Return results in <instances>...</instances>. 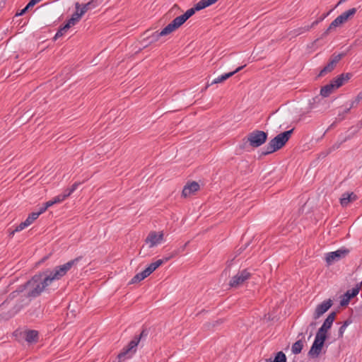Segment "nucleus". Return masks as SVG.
Segmentation results:
<instances>
[{"label":"nucleus","instance_id":"nucleus-1","mask_svg":"<svg viewBox=\"0 0 362 362\" xmlns=\"http://www.w3.org/2000/svg\"><path fill=\"white\" fill-rule=\"evenodd\" d=\"M82 257H78L63 265L55 267L53 270H47L35 274L30 279L21 285V291H27V298H36L43 292L48 291L47 287L52 281L61 279L76 265Z\"/></svg>","mask_w":362,"mask_h":362},{"label":"nucleus","instance_id":"nucleus-2","mask_svg":"<svg viewBox=\"0 0 362 362\" xmlns=\"http://www.w3.org/2000/svg\"><path fill=\"white\" fill-rule=\"evenodd\" d=\"M267 139V132L262 130H254L243 139L242 144H239L238 148L240 150H246L249 146L254 148H258L263 145Z\"/></svg>","mask_w":362,"mask_h":362},{"label":"nucleus","instance_id":"nucleus-3","mask_svg":"<svg viewBox=\"0 0 362 362\" xmlns=\"http://www.w3.org/2000/svg\"><path fill=\"white\" fill-rule=\"evenodd\" d=\"M148 334V329L144 327L139 335L134 336L133 339L118 354L117 358L119 361H124L125 359L131 358L136 353L139 342L141 340H145Z\"/></svg>","mask_w":362,"mask_h":362},{"label":"nucleus","instance_id":"nucleus-4","mask_svg":"<svg viewBox=\"0 0 362 362\" xmlns=\"http://www.w3.org/2000/svg\"><path fill=\"white\" fill-rule=\"evenodd\" d=\"M294 129L285 131L276 135L265 146V151L261 156H267L283 148L291 138Z\"/></svg>","mask_w":362,"mask_h":362},{"label":"nucleus","instance_id":"nucleus-5","mask_svg":"<svg viewBox=\"0 0 362 362\" xmlns=\"http://www.w3.org/2000/svg\"><path fill=\"white\" fill-rule=\"evenodd\" d=\"M356 11V8H352L343 12L329 24V27L322 33L320 39L326 37L329 33L334 31L337 27H340L346 23L355 15Z\"/></svg>","mask_w":362,"mask_h":362},{"label":"nucleus","instance_id":"nucleus-6","mask_svg":"<svg viewBox=\"0 0 362 362\" xmlns=\"http://www.w3.org/2000/svg\"><path fill=\"white\" fill-rule=\"evenodd\" d=\"M346 55V52H341L339 54L334 53L331 55L329 59L327 64L325 67L320 71L317 78L323 77L329 73H331L334 70L337 64L339 61Z\"/></svg>","mask_w":362,"mask_h":362},{"label":"nucleus","instance_id":"nucleus-7","mask_svg":"<svg viewBox=\"0 0 362 362\" xmlns=\"http://www.w3.org/2000/svg\"><path fill=\"white\" fill-rule=\"evenodd\" d=\"M350 252V250L345 247H341L336 251L327 252L325 254V261L328 266L334 262L345 258Z\"/></svg>","mask_w":362,"mask_h":362},{"label":"nucleus","instance_id":"nucleus-8","mask_svg":"<svg viewBox=\"0 0 362 362\" xmlns=\"http://www.w3.org/2000/svg\"><path fill=\"white\" fill-rule=\"evenodd\" d=\"M32 298H27V293L22 296L21 298L18 300V302L10 310L8 313H2V318L4 320H9L13 317L15 315H16L18 312L21 310L25 306L28 305Z\"/></svg>","mask_w":362,"mask_h":362},{"label":"nucleus","instance_id":"nucleus-9","mask_svg":"<svg viewBox=\"0 0 362 362\" xmlns=\"http://www.w3.org/2000/svg\"><path fill=\"white\" fill-rule=\"evenodd\" d=\"M252 274L247 269H243L232 277L229 281V286L232 288H238L242 285L246 280L249 279Z\"/></svg>","mask_w":362,"mask_h":362},{"label":"nucleus","instance_id":"nucleus-10","mask_svg":"<svg viewBox=\"0 0 362 362\" xmlns=\"http://www.w3.org/2000/svg\"><path fill=\"white\" fill-rule=\"evenodd\" d=\"M332 305L333 302L331 299L324 300L322 303L317 305L313 313L314 320L320 318L332 307Z\"/></svg>","mask_w":362,"mask_h":362},{"label":"nucleus","instance_id":"nucleus-11","mask_svg":"<svg viewBox=\"0 0 362 362\" xmlns=\"http://www.w3.org/2000/svg\"><path fill=\"white\" fill-rule=\"evenodd\" d=\"M199 189L200 186L197 182H187L182 191V197L184 198L189 197L194 194Z\"/></svg>","mask_w":362,"mask_h":362},{"label":"nucleus","instance_id":"nucleus-12","mask_svg":"<svg viewBox=\"0 0 362 362\" xmlns=\"http://www.w3.org/2000/svg\"><path fill=\"white\" fill-rule=\"evenodd\" d=\"M186 21L185 20L182 15L176 17L168 25H166L164 28L163 33L170 34L171 33L178 29Z\"/></svg>","mask_w":362,"mask_h":362},{"label":"nucleus","instance_id":"nucleus-13","mask_svg":"<svg viewBox=\"0 0 362 362\" xmlns=\"http://www.w3.org/2000/svg\"><path fill=\"white\" fill-rule=\"evenodd\" d=\"M163 238V231L159 232L158 233L156 231H151L148 235L146 242L147 243H150L149 247H153L160 243Z\"/></svg>","mask_w":362,"mask_h":362},{"label":"nucleus","instance_id":"nucleus-14","mask_svg":"<svg viewBox=\"0 0 362 362\" xmlns=\"http://www.w3.org/2000/svg\"><path fill=\"white\" fill-rule=\"evenodd\" d=\"M245 66V65L240 66L238 67L233 71L226 73V74H224L218 76V78H216L214 81H212L210 83H207L206 86L205 87V89H206L209 86H210L211 85L216 84L218 83H222V82L225 81L226 80H227L228 78H229L230 77L233 76L235 74H236L238 71H240V70H242Z\"/></svg>","mask_w":362,"mask_h":362},{"label":"nucleus","instance_id":"nucleus-15","mask_svg":"<svg viewBox=\"0 0 362 362\" xmlns=\"http://www.w3.org/2000/svg\"><path fill=\"white\" fill-rule=\"evenodd\" d=\"M337 316L336 312L330 313L327 318L325 320L322 325L319 328V330L322 332L327 333L328 330L332 327L333 322Z\"/></svg>","mask_w":362,"mask_h":362},{"label":"nucleus","instance_id":"nucleus-16","mask_svg":"<svg viewBox=\"0 0 362 362\" xmlns=\"http://www.w3.org/2000/svg\"><path fill=\"white\" fill-rule=\"evenodd\" d=\"M325 344H322L320 342L314 341L310 349L308 351V356L311 358H316L320 354L322 349Z\"/></svg>","mask_w":362,"mask_h":362},{"label":"nucleus","instance_id":"nucleus-17","mask_svg":"<svg viewBox=\"0 0 362 362\" xmlns=\"http://www.w3.org/2000/svg\"><path fill=\"white\" fill-rule=\"evenodd\" d=\"M339 87L336 86V83L332 82V79L330 82L322 86L320 89V95L324 98L329 96L334 90L338 89Z\"/></svg>","mask_w":362,"mask_h":362},{"label":"nucleus","instance_id":"nucleus-18","mask_svg":"<svg viewBox=\"0 0 362 362\" xmlns=\"http://www.w3.org/2000/svg\"><path fill=\"white\" fill-rule=\"evenodd\" d=\"M352 76L353 74L351 73H343L332 78V82L336 83L337 87L340 88L345 83L348 82Z\"/></svg>","mask_w":362,"mask_h":362},{"label":"nucleus","instance_id":"nucleus-19","mask_svg":"<svg viewBox=\"0 0 362 362\" xmlns=\"http://www.w3.org/2000/svg\"><path fill=\"white\" fill-rule=\"evenodd\" d=\"M23 291H21V285H20L16 291L11 292L8 295V298L0 305V310L6 309L10 300H12L13 299L16 298L20 293H22Z\"/></svg>","mask_w":362,"mask_h":362},{"label":"nucleus","instance_id":"nucleus-20","mask_svg":"<svg viewBox=\"0 0 362 362\" xmlns=\"http://www.w3.org/2000/svg\"><path fill=\"white\" fill-rule=\"evenodd\" d=\"M357 196L354 192L344 193L340 199V204L342 206H346L349 203L356 200Z\"/></svg>","mask_w":362,"mask_h":362},{"label":"nucleus","instance_id":"nucleus-21","mask_svg":"<svg viewBox=\"0 0 362 362\" xmlns=\"http://www.w3.org/2000/svg\"><path fill=\"white\" fill-rule=\"evenodd\" d=\"M24 337L27 342L35 343L38 340V332L33 329L26 330L24 332Z\"/></svg>","mask_w":362,"mask_h":362},{"label":"nucleus","instance_id":"nucleus-22","mask_svg":"<svg viewBox=\"0 0 362 362\" xmlns=\"http://www.w3.org/2000/svg\"><path fill=\"white\" fill-rule=\"evenodd\" d=\"M81 5L79 3H76V11L71 16V18H69L66 24H69V27L71 28V25H75L81 18V17L83 16V14L78 11V9L80 8Z\"/></svg>","mask_w":362,"mask_h":362},{"label":"nucleus","instance_id":"nucleus-23","mask_svg":"<svg viewBox=\"0 0 362 362\" xmlns=\"http://www.w3.org/2000/svg\"><path fill=\"white\" fill-rule=\"evenodd\" d=\"M362 283L357 284L354 288H352L350 290H348L345 293V297L349 298L350 300H351L353 298L356 297L361 288Z\"/></svg>","mask_w":362,"mask_h":362},{"label":"nucleus","instance_id":"nucleus-24","mask_svg":"<svg viewBox=\"0 0 362 362\" xmlns=\"http://www.w3.org/2000/svg\"><path fill=\"white\" fill-rule=\"evenodd\" d=\"M164 28L160 31H156L153 33L151 35L148 36L146 37V40L148 41L149 43H153L160 39V37L169 35L168 33H163Z\"/></svg>","mask_w":362,"mask_h":362},{"label":"nucleus","instance_id":"nucleus-25","mask_svg":"<svg viewBox=\"0 0 362 362\" xmlns=\"http://www.w3.org/2000/svg\"><path fill=\"white\" fill-rule=\"evenodd\" d=\"M214 4V2L212 0H200L199 2L194 4V8L197 11H199Z\"/></svg>","mask_w":362,"mask_h":362},{"label":"nucleus","instance_id":"nucleus-26","mask_svg":"<svg viewBox=\"0 0 362 362\" xmlns=\"http://www.w3.org/2000/svg\"><path fill=\"white\" fill-rule=\"evenodd\" d=\"M351 139V136H346L345 137L343 140H341L340 142H336L335 144H334L332 146H330L327 150V151L323 153L324 154V156H327L328 154H329L330 153H332V151L338 149L341 145L346 141L347 140L350 139Z\"/></svg>","mask_w":362,"mask_h":362},{"label":"nucleus","instance_id":"nucleus-27","mask_svg":"<svg viewBox=\"0 0 362 362\" xmlns=\"http://www.w3.org/2000/svg\"><path fill=\"white\" fill-rule=\"evenodd\" d=\"M286 356L283 351H279L276 354L274 358H269L267 359V362H286Z\"/></svg>","mask_w":362,"mask_h":362},{"label":"nucleus","instance_id":"nucleus-28","mask_svg":"<svg viewBox=\"0 0 362 362\" xmlns=\"http://www.w3.org/2000/svg\"><path fill=\"white\" fill-rule=\"evenodd\" d=\"M303 348V341L302 339H299L296 341L291 347L292 353L294 354H298L301 352Z\"/></svg>","mask_w":362,"mask_h":362},{"label":"nucleus","instance_id":"nucleus-29","mask_svg":"<svg viewBox=\"0 0 362 362\" xmlns=\"http://www.w3.org/2000/svg\"><path fill=\"white\" fill-rule=\"evenodd\" d=\"M327 338H328L327 333L320 332V330L318 329L314 341L320 342L322 344H325V341L327 340Z\"/></svg>","mask_w":362,"mask_h":362},{"label":"nucleus","instance_id":"nucleus-30","mask_svg":"<svg viewBox=\"0 0 362 362\" xmlns=\"http://www.w3.org/2000/svg\"><path fill=\"white\" fill-rule=\"evenodd\" d=\"M96 1L95 0H91L87 4H83L82 8L80 10V12L83 15L88 10L94 8L96 6Z\"/></svg>","mask_w":362,"mask_h":362},{"label":"nucleus","instance_id":"nucleus-31","mask_svg":"<svg viewBox=\"0 0 362 362\" xmlns=\"http://www.w3.org/2000/svg\"><path fill=\"white\" fill-rule=\"evenodd\" d=\"M70 28L69 24H65L61 26L54 37V40H56L59 37H62L64 33H66Z\"/></svg>","mask_w":362,"mask_h":362},{"label":"nucleus","instance_id":"nucleus-32","mask_svg":"<svg viewBox=\"0 0 362 362\" xmlns=\"http://www.w3.org/2000/svg\"><path fill=\"white\" fill-rule=\"evenodd\" d=\"M30 225L27 223V221L25 220L24 221L21 222L18 226H16L15 230H13L12 232L10 233L9 236L13 237L14 233L16 232H19L25 228L26 227L29 226Z\"/></svg>","mask_w":362,"mask_h":362},{"label":"nucleus","instance_id":"nucleus-33","mask_svg":"<svg viewBox=\"0 0 362 362\" xmlns=\"http://www.w3.org/2000/svg\"><path fill=\"white\" fill-rule=\"evenodd\" d=\"M322 100V99L320 98L319 96H316L312 99V101L310 100L308 107L309 110L308 111V112H310L313 109L315 108V104L320 103Z\"/></svg>","mask_w":362,"mask_h":362},{"label":"nucleus","instance_id":"nucleus-34","mask_svg":"<svg viewBox=\"0 0 362 362\" xmlns=\"http://www.w3.org/2000/svg\"><path fill=\"white\" fill-rule=\"evenodd\" d=\"M163 264V260H156V262L151 263L147 267L153 273L157 268H158Z\"/></svg>","mask_w":362,"mask_h":362},{"label":"nucleus","instance_id":"nucleus-35","mask_svg":"<svg viewBox=\"0 0 362 362\" xmlns=\"http://www.w3.org/2000/svg\"><path fill=\"white\" fill-rule=\"evenodd\" d=\"M331 12H332V10L329 11L327 13H323L320 17H319L317 19H316L315 21H313L312 23V24L310 25V27L313 28L314 26L317 25L320 22L324 21V19L326 18L329 15V13Z\"/></svg>","mask_w":362,"mask_h":362},{"label":"nucleus","instance_id":"nucleus-36","mask_svg":"<svg viewBox=\"0 0 362 362\" xmlns=\"http://www.w3.org/2000/svg\"><path fill=\"white\" fill-rule=\"evenodd\" d=\"M39 213L37 212H32L28 215L25 221L27 223L30 225L32 224L38 217H39Z\"/></svg>","mask_w":362,"mask_h":362},{"label":"nucleus","instance_id":"nucleus-37","mask_svg":"<svg viewBox=\"0 0 362 362\" xmlns=\"http://www.w3.org/2000/svg\"><path fill=\"white\" fill-rule=\"evenodd\" d=\"M313 27H310V25H307L305 27L298 28L294 30L293 32L296 35H299L304 33L305 32L309 31Z\"/></svg>","mask_w":362,"mask_h":362},{"label":"nucleus","instance_id":"nucleus-38","mask_svg":"<svg viewBox=\"0 0 362 362\" xmlns=\"http://www.w3.org/2000/svg\"><path fill=\"white\" fill-rule=\"evenodd\" d=\"M197 11L194 9V6L189 9H188L185 13L182 16L187 21L190 17H192Z\"/></svg>","mask_w":362,"mask_h":362},{"label":"nucleus","instance_id":"nucleus-39","mask_svg":"<svg viewBox=\"0 0 362 362\" xmlns=\"http://www.w3.org/2000/svg\"><path fill=\"white\" fill-rule=\"evenodd\" d=\"M188 243H189V242H187L184 245H180L177 249L173 251L172 252L173 253V255L175 257H176V256L179 255L180 254L182 253L185 251Z\"/></svg>","mask_w":362,"mask_h":362},{"label":"nucleus","instance_id":"nucleus-40","mask_svg":"<svg viewBox=\"0 0 362 362\" xmlns=\"http://www.w3.org/2000/svg\"><path fill=\"white\" fill-rule=\"evenodd\" d=\"M144 280L142 276H140V273L136 274L131 280L130 284H136Z\"/></svg>","mask_w":362,"mask_h":362},{"label":"nucleus","instance_id":"nucleus-41","mask_svg":"<svg viewBox=\"0 0 362 362\" xmlns=\"http://www.w3.org/2000/svg\"><path fill=\"white\" fill-rule=\"evenodd\" d=\"M53 202H54V204L57 203H61L64 200V196L62 194H59L52 199Z\"/></svg>","mask_w":362,"mask_h":362},{"label":"nucleus","instance_id":"nucleus-42","mask_svg":"<svg viewBox=\"0 0 362 362\" xmlns=\"http://www.w3.org/2000/svg\"><path fill=\"white\" fill-rule=\"evenodd\" d=\"M350 299L347 297H345V296L344 295L343 296V298L340 301V305L344 307V306H346L349 302H350Z\"/></svg>","mask_w":362,"mask_h":362},{"label":"nucleus","instance_id":"nucleus-43","mask_svg":"<svg viewBox=\"0 0 362 362\" xmlns=\"http://www.w3.org/2000/svg\"><path fill=\"white\" fill-rule=\"evenodd\" d=\"M33 6H29V2L28 3V4L25 6V7L24 8H23L19 13H17L16 16H22L23 15L24 13H26V11L32 8Z\"/></svg>","mask_w":362,"mask_h":362},{"label":"nucleus","instance_id":"nucleus-44","mask_svg":"<svg viewBox=\"0 0 362 362\" xmlns=\"http://www.w3.org/2000/svg\"><path fill=\"white\" fill-rule=\"evenodd\" d=\"M346 327H344L343 325H341L339 329V332H338V336H339V338H341L343 337V335H344V333L345 332V329H346Z\"/></svg>","mask_w":362,"mask_h":362},{"label":"nucleus","instance_id":"nucleus-45","mask_svg":"<svg viewBox=\"0 0 362 362\" xmlns=\"http://www.w3.org/2000/svg\"><path fill=\"white\" fill-rule=\"evenodd\" d=\"M81 185V182H75L74 183L70 188H68L72 193L78 188V187Z\"/></svg>","mask_w":362,"mask_h":362},{"label":"nucleus","instance_id":"nucleus-46","mask_svg":"<svg viewBox=\"0 0 362 362\" xmlns=\"http://www.w3.org/2000/svg\"><path fill=\"white\" fill-rule=\"evenodd\" d=\"M359 102H360V100H357V98L356 97V98H354V100H353L351 101V104H350V106H349V107H350V108H353V107H354L357 106V105H358V104L359 103Z\"/></svg>","mask_w":362,"mask_h":362},{"label":"nucleus","instance_id":"nucleus-47","mask_svg":"<svg viewBox=\"0 0 362 362\" xmlns=\"http://www.w3.org/2000/svg\"><path fill=\"white\" fill-rule=\"evenodd\" d=\"M72 194V192L67 188L66 189L63 194L62 196H64V199H66L67 197H69L71 194Z\"/></svg>","mask_w":362,"mask_h":362},{"label":"nucleus","instance_id":"nucleus-48","mask_svg":"<svg viewBox=\"0 0 362 362\" xmlns=\"http://www.w3.org/2000/svg\"><path fill=\"white\" fill-rule=\"evenodd\" d=\"M175 257V256L173 255V253L172 252L170 254V255L168 256V257H164L163 259H160L159 260H163V263L164 262H168V260H170V259Z\"/></svg>","mask_w":362,"mask_h":362},{"label":"nucleus","instance_id":"nucleus-49","mask_svg":"<svg viewBox=\"0 0 362 362\" xmlns=\"http://www.w3.org/2000/svg\"><path fill=\"white\" fill-rule=\"evenodd\" d=\"M352 323V319L351 317H349L348 319H346L342 324V325L344 327H347V326H349L350 324Z\"/></svg>","mask_w":362,"mask_h":362},{"label":"nucleus","instance_id":"nucleus-50","mask_svg":"<svg viewBox=\"0 0 362 362\" xmlns=\"http://www.w3.org/2000/svg\"><path fill=\"white\" fill-rule=\"evenodd\" d=\"M54 202H53V200H52H52H49V201H48V202H45V203L44 204V205L45 206V207H46L47 209H48L49 207L52 206V205H54Z\"/></svg>","mask_w":362,"mask_h":362},{"label":"nucleus","instance_id":"nucleus-51","mask_svg":"<svg viewBox=\"0 0 362 362\" xmlns=\"http://www.w3.org/2000/svg\"><path fill=\"white\" fill-rule=\"evenodd\" d=\"M344 117H345V115L342 112L341 113L340 112L338 114L337 119H338L339 121H341L344 119Z\"/></svg>","mask_w":362,"mask_h":362},{"label":"nucleus","instance_id":"nucleus-52","mask_svg":"<svg viewBox=\"0 0 362 362\" xmlns=\"http://www.w3.org/2000/svg\"><path fill=\"white\" fill-rule=\"evenodd\" d=\"M47 209L45 207V206L44 205L43 206H42L40 210L37 212V213H39V216L41 215L42 214H43Z\"/></svg>","mask_w":362,"mask_h":362},{"label":"nucleus","instance_id":"nucleus-53","mask_svg":"<svg viewBox=\"0 0 362 362\" xmlns=\"http://www.w3.org/2000/svg\"><path fill=\"white\" fill-rule=\"evenodd\" d=\"M139 273H140V276H142L144 279L145 278H146L147 276H148V275L147 274V272L145 271V269L144 271H142L141 272H139Z\"/></svg>","mask_w":362,"mask_h":362},{"label":"nucleus","instance_id":"nucleus-54","mask_svg":"<svg viewBox=\"0 0 362 362\" xmlns=\"http://www.w3.org/2000/svg\"><path fill=\"white\" fill-rule=\"evenodd\" d=\"M356 98L358 100H362V91L357 95Z\"/></svg>","mask_w":362,"mask_h":362},{"label":"nucleus","instance_id":"nucleus-55","mask_svg":"<svg viewBox=\"0 0 362 362\" xmlns=\"http://www.w3.org/2000/svg\"><path fill=\"white\" fill-rule=\"evenodd\" d=\"M351 108H350V107H349L346 108V109L343 111V113H344V115L348 114V113L349 112V111H350V110H351Z\"/></svg>","mask_w":362,"mask_h":362},{"label":"nucleus","instance_id":"nucleus-56","mask_svg":"<svg viewBox=\"0 0 362 362\" xmlns=\"http://www.w3.org/2000/svg\"><path fill=\"white\" fill-rule=\"evenodd\" d=\"M145 271L147 272V274H148V276H149L150 274H152V272H151V270H149L148 267H146V268L145 269Z\"/></svg>","mask_w":362,"mask_h":362},{"label":"nucleus","instance_id":"nucleus-57","mask_svg":"<svg viewBox=\"0 0 362 362\" xmlns=\"http://www.w3.org/2000/svg\"><path fill=\"white\" fill-rule=\"evenodd\" d=\"M315 325H316V323H315V322H311V323H310V326H311V327H314V326H315Z\"/></svg>","mask_w":362,"mask_h":362},{"label":"nucleus","instance_id":"nucleus-58","mask_svg":"<svg viewBox=\"0 0 362 362\" xmlns=\"http://www.w3.org/2000/svg\"><path fill=\"white\" fill-rule=\"evenodd\" d=\"M212 1H213L214 2V4H215V3H216V2H217L218 0H212Z\"/></svg>","mask_w":362,"mask_h":362},{"label":"nucleus","instance_id":"nucleus-59","mask_svg":"<svg viewBox=\"0 0 362 362\" xmlns=\"http://www.w3.org/2000/svg\"><path fill=\"white\" fill-rule=\"evenodd\" d=\"M293 362H296L295 361H293Z\"/></svg>","mask_w":362,"mask_h":362}]
</instances>
